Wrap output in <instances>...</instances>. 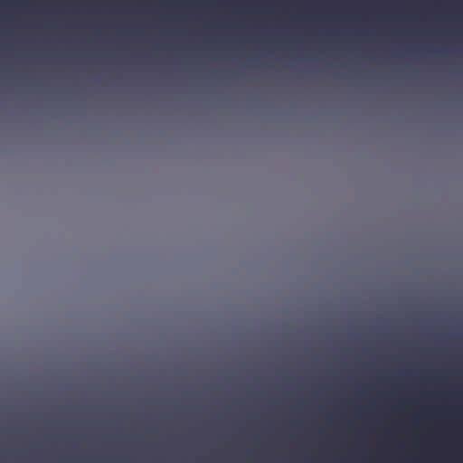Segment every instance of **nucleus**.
<instances>
[{
    "label": "nucleus",
    "mask_w": 463,
    "mask_h": 463,
    "mask_svg": "<svg viewBox=\"0 0 463 463\" xmlns=\"http://www.w3.org/2000/svg\"><path fill=\"white\" fill-rule=\"evenodd\" d=\"M0 3H1V4H4V2H0ZM6 3H8V4H9L10 2H5V4H6Z\"/></svg>",
    "instance_id": "f257e3e1"
}]
</instances>
